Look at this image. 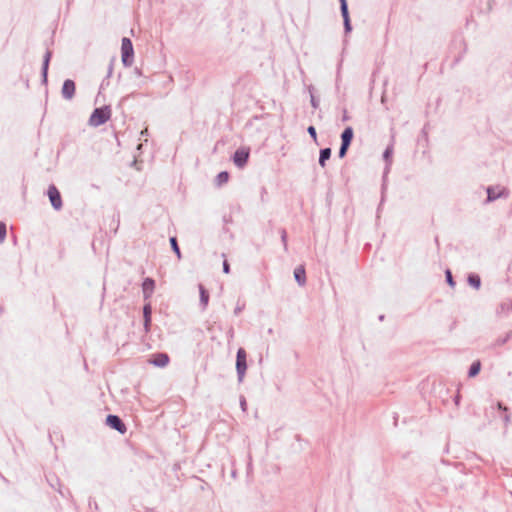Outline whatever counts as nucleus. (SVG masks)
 I'll use <instances>...</instances> for the list:
<instances>
[{"label": "nucleus", "mask_w": 512, "mask_h": 512, "mask_svg": "<svg viewBox=\"0 0 512 512\" xmlns=\"http://www.w3.org/2000/svg\"><path fill=\"white\" fill-rule=\"evenodd\" d=\"M310 102H311V105L313 108H318L319 106V102L318 100L315 98V96L313 94H311V99H310Z\"/></svg>", "instance_id": "obj_33"}, {"label": "nucleus", "mask_w": 512, "mask_h": 512, "mask_svg": "<svg viewBox=\"0 0 512 512\" xmlns=\"http://www.w3.org/2000/svg\"><path fill=\"white\" fill-rule=\"evenodd\" d=\"M481 370V362L479 360L474 361L468 370V377L473 378L479 374Z\"/></svg>", "instance_id": "obj_19"}, {"label": "nucleus", "mask_w": 512, "mask_h": 512, "mask_svg": "<svg viewBox=\"0 0 512 512\" xmlns=\"http://www.w3.org/2000/svg\"><path fill=\"white\" fill-rule=\"evenodd\" d=\"M384 319V315L379 316V320L382 321Z\"/></svg>", "instance_id": "obj_43"}, {"label": "nucleus", "mask_w": 512, "mask_h": 512, "mask_svg": "<svg viewBox=\"0 0 512 512\" xmlns=\"http://www.w3.org/2000/svg\"><path fill=\"white\" fill-rule=\"evenodd\" d=\"M294 278L295 281L300 285L304 286L306 284V271L304 266H298L294 270Z\"/></svg>", "instance_id": "obj_13"}, {"label": "nucleus", "mask_w": 512, "mask_h": 512, "mask_svg": "<svg viewBox=\"0 0 512 512\" xmlns=\"http://www.w3.org/2000/svg\"><path fill=\"white\" fill-rule=\"evenodd\" d=\"M51 57H52V52L50 50H48L44 55L43 63H42V81L45 84L47 83L48 69H49V63H50Z\"/></svg>", "instance_id": "obj_12"}, {"label": "nucleus", "mask_w": 512, "mask_h": 512, "mask_svg": "<svg viewBox=\"0 0 512 512\" xmlns=\"http://www.w3.org/2000/svg\"><path fill=\"white\" fill-rule=\"evenodd\" d=\"M223 272L228 274L230 272V265L227 260L223 262Z\"/></svg>", "instance_id": "obj_34"}, {"label": "nucleus", "mask_w": 512, "mask_h": 512, "mask_svg": "<svg viewBox=\"0 0 512 512\" xmlns=\"http://www.w3.org/2000/svg\"><path fill=\"white\" fill-rule=\"evenodd\" d=\"M229 173L227 171H221L217 174L215 178V184L217 186H222L223 184L227 183L229 180Z\"/></svg>", "instance_id": "obj_21"}, {"label": "nucleus", "mask_w": 512, "mask_h": 512, "mask_svg": "<svg viewBox=\"0 0 512 512\" xmlns=\"http://www.w3.org/2000/svg\"><path fill=\"white\" fill-rule=\"evenodd\" d=\"M486 193H487V198L485 200L486 203L493 202L499 198L506 199L510 195V191L507 188H505V187L500 188V186H488L486 188Z\"/></svg>", "instance_id": "obj_3"}, {"label": "nucleus", "mask_w": 512, "mask_h": 512, "mask_svg": "<svg viewBox=\"0 0 512 512\" xmlns=\"http://www.w3.org/2000/svg\"><path fill=\"white\" fill-rule=\"evenodd\" d=\"M307 132L313 138L314 141L317 140V132H316V128L314 126L310 125L307 128Z\"/></svg>", "instance_id": "obj_30"}, {"label": "nucleus", "mask_w": 512, "mask_h": 512, "mask_svg": "<svg viewBox=\"0 0 512 512\" xmlns=\"http://www.w3.org/2000/svg\"><path fill=\"white\" fill-rule=\"evenodd\" d=\"M349 147H350L349 144L341 143L339 151H338V157L344 158L347 154Z\"/></svg>", "instance_id": "obj_27"}, {"label": "nucleus", "mask_w": 512, "mask_h": 512, "mask_svg": "<svg viewBox=\"0 0 512 512\" xmlns=\"http://www.w3.org/2000/svg\"><path fill=\"white\" fill-rule=\"evenodd\" d=\"M340 2V11L343 18V25H344V32L345 34H348L352 31V25L348 10V3L347 0H339Z\"/></svg>", "instance_id": "obj_7"}, {"label": "nucleus", "mask_w": 512, "mask_h": 512, "mask_svg": "<svg viewBox=\"0 0 512 512\" xmlns=\"http://www.w3.org/2000/svg\"><path fill=\"white\" fill-rule=\"evenodd\" d=\"M244 308H245L244 304H242V305L237 304V306L234 309V315L238 316L243 311Z\"/></svg>", "instance_id": "obj_31"}, {"label": "nucleus", "mask_w": 512, "mask_h": 512, "mask_svg": "<svg viewBox=\"0 0 512 512\" xmlns=\"http://www.w3.org/2000/svg\"><path fill=\"white\" fill-rule=\"evenodd\" d=\"M247 370V354L244 348H239L236 353V371L238 381L241 383Z\"/></svg>", "instance_id": "obj_2"}, {"label": "nucleus", "mask_w": 512, "mask_h": 512, "mask_svg": "<svg viewBox=\"0 0 512 512\" xmlns=\"http://www.w3.org/2000/svg\"><path fill=\"white\" fill-rule=\"evenodd\" d=\"M47 194H48V197H49L52 207L55 210L59 211L62 208L63 203H62L61 194H60L59 190L57 189V187L55 185L51 184L48 187Z\"/></svg>", "instance_id": "obj_5"}, {"label": "nucleus", "mask_w": 512, "mask_h": 512, "mask_svg": "<svg viewBox=\"0 0 512 512\" xmlns=\"http://www.w3.org/2000/svg\"><path fill=\"white\" fill-rule=\"evenodd\" d=\"M250 149L247 147L238 148L233 154V163L238 168H244L249 160Z\"/></svg>", "instance_id": "obj_4"}, {"label": "nucleus", "mask_w": 512, "mask_h": 512, "mask_svg": "<svg viewBox=\"0 0 512 512\" xmlns=\"http://www.w3.org/2000/svg\"><path fill=\"white\" fill-rule=\"evenodd\" d=\"M331 148H322L319 153V165L324 168L326 166V161L331 157Z\"/></svg>", "instance_id": "obj_15"}, {"label": "nucleus", "mask_w": 512, "mask_h": 512, "mask_svg": "<svg viewBox=\"0 0 512 512\" xmlns=\"http://www.w3.org/2000/svg\"><path fill=\"white\" fill-rule=\"evenodd\" d=\"M105 423L111 429H114L121 434H124L127 430V427H126L125 423L123 422V420L119 416L114 415V414H109L106 417Z\"/></svg>", "instance_id": "obj_6"}, {"label": "nucleus", "mask_w": 512, "mask_h": 512, "mask_svg": "<svg viewBox=\"0 0 512 512\" xmlns=\"http://www.w3.org/2000/svg\"><path fill=\"white\" fill-rule=\"evenodd\" d=\"M133 74H135V76H137V77H140L141 76V71L138 68H135L134 71H133Z\"/></svg>", "instance_id": "obj_40"}, {"label": "nucleus", "mask_w": 512, "mask_h": 512, "mask_svg": "<svg viewBox=\"0 0 512 512\" xmlns=\"http://www.w3.org/2000/svg\"><path fill=\"white\" fill-rule=\"evenodd\" d=\"M130 35L133 36L134 35V31L133 29H130Z\"/></svg>", "instance_id": "obj_44"}, {"label": "nucleus", "mask_w": 512, "mask_h": 512, "mask_svg": "<svg viewBox=\"0 0 512 512\" xmlns=\"http://www.w3.org/2000/svg\"><path fill=\"white\" fill-rule=\"evenodd\" d=\"M7 234V227L4 222H0V243L5 240Z\"/></svg>", "instance_id": "obj_29"}, {"label": "nucleus", "mask_w": 512, "mask_h": 512, "mask_svg": "<svg viewBox=\"0 0 512 512\" xmlns=\"http://www.w3.org/2000/svg\"><path fill=\"white\" fill-rule=\"evenodd\" d=\"M150 364L156 367H165L169 363V356L167 353H156L148 360Z\"/></svg>", "instance_id": "obj_9"}, {"label": "nucleus", "mask_w": 512, "mask_h": 512, "mask_svg": "<svg viewBox=\"0 0 512 512\" xmlns=\"http://www.w3.org/2000/svg\"><path fill=\"white\" fill-rule=\"evenodd\" d=\"M76 91L75 82L71 79H66L63 82L62 89H61V95L65 100H71Z\"/></svg>", "instance_id": "obj_8"}, {"label": "nucleus", "mask_w": 512, "mask_h": 512, "mask_svg": "<svg viewBox=\"0 0 512 512\" xmlns=\"http://www.w3.org/2000/svg\"><path fill=\"white\" fill-rule=\"evenodd\" d=\"M280 236H281V242L283 244V248L285 251L288 250V243H287V232L284 228L280 229Z\"/></svg>", "instance_id": "obj_26"}, {"label": "nucleus", "mask_w": 512, "mask_h": 512, "mask_svg": "<svg viewBox=\"0 0 512 512\" xmlns=\"http://www.w3.org/2000/svg\"><path fill=\"white\" fill-rule=\"evenodd\" d=\"M504 422L506 425H508V423L510 422V415L505 412V415H504Z\"/></svg>", "instance_id": "obj_38"}, {"label": "nucleus", "mask_w": 512, "mask_h": 512, "mask_svg": "<svg viewBox=\"0 0 512 512\" xmlns=\"http://www.w3.org/2000/svg\"><path fill=\"white\" fill-rule=\"evenodd\" d=\"M393 155V147L390 145L386 147L383 152V159L386 163H390Z\"/></svg>", "instance_id": "obj_25"}, {"label": "nucleus", "mask_w": 512, "mask_h": 512, "mask_svg": "<svg viewBox=\"0 0 512 512\" xmlns=\"http://www.w3.org/2000/svg\"><path fill=\"white\" fill-rule=\"evenodd\" d=\"M468 284L478 290L481 286V278L476 273H470L467 277Z\"/></svg>", "instance_id": "obj_18"}, {"label": "nucleus", "mask_w": 512, "mask_h": 512, "mask_svg": "<svg viewBox=\"0 0 512 512\" xmlns=\"http://www.w3.org/2000/svg\"><path fill=\"white\" fill-rule=\"evenodd\" d=\"M111 116V111L108 106H102L95 108L90 115V118L88 120V124L92 127H98L102 124H104L106 121L109 120Z\"/></svg>", "instance_id": "obj_1"}, {"label": "nucleus", "mask_w": 512, "mask_h": 512, "mask_svg": "<svg viewBox=\"0 0 512 512\" xmlns=\"http://www.w3.org/2000/svg\"><path fill=\"white\" fill-rule=\"evenodd\" d=\"M133 56H134V50H133L132 42L130 41V66L132 65Z\"/></svg>", "instance_id": "obj_37"}, {"label": "nucleus", "mask_w": 512, "mask_h": 512, "mask_svg": "<svg viewBox=\"0 0 512 512\" xmlns=\"http://www.w3.org/2000/svg\"><path fill=\"white\" fill-rule=\"evenodd\" d=\"M121 60L124 66H128V37L122 38Z\"/></svg>", "instance_id": "obj_16"}, {"label": "nucleus", "mask_w": 512, "mask_h": 512, "mask_svg": "<svg viewBox=\"0 0 512 512\" xmlns=\"http://www.w3.org/2000/svg\"><path fill=\"white\" fill-rule=\"evenodd\" d=\"M154 288H155L154 279H152L150 277L145 278L142 283L143 296H144L145 300H147L148 298L151 297V295L154 291Z\"/></svg>", "instance_id": "obj_10"}, {"label": "nucleus", "mask_w": 512, "mask_h": 512, "mask_svg": "<svg viewBox=\"0 0 512 512\" xmlns=\"http://www.w3.org/2000/svg\"><path fill=\"white\" fill-rule=\"evenodd\" d=\"M169 242H170V245H171V249L176 254L177 258L181 259V251H180V248H179V245H178L177 238L176 237H170Z\"/></svg>", "instance_id": "obj_22"}, {"label": "nucleus", "mask_w": 512, "mask_h": 512, "mask_svg": "<svg viewBox=\"0 0 512 512\" xmlns=\"http://www.w3.org/2000/svg\"><path fill=\"white\" fill-rule=\"evenodd\" d=\"M346 120H348V117H347V115H346V114H344V116H343V121H346Z\"/></svg>", "instance_id": "obj_42"}, {"label": "nucleus", "mask_w": 512, "mask_h": 512, "mask_svg": "<svg viewBox=\"0 0 512 512\" xmlns=\"http://www.w3.org/2000/svg\"><path fill=\"white\" fill-rule=\"evenodd\" d=\"M145 135H147V130H146V129H145V130H143V131H141V136L143 137V136H145Z\"/></svg>", "instance_id": "obj_41"}, {"label": "nucleus", "mask_w": 512, "mask_h": 512, "mask_svg": "<svg viewBox=\"0 0 512 512\" xmlns=\"http://www.w3.org/2000/svg\"><path fill=\"white\" fill-rule=\"evenodd\" d=\"M460 399H461V396H460V394H459V393H457V395H456V396H455V398H454V402H455V404H456V405H459V403H460Z\"/></svg>", "instance_id": "obj_39"}, {"label": "nucleus", "mask_w": 512, "mask_h": 512, "mask_svg": "<svg viewBox=\"0 0 512 512\" xmlns=\"http://www.w3.org/2000/svg\"><path fill=\"white\" fill-rule=\"evenodd\" d=\"M151 315H152L151 304L150 303H146L143 306L144 329H145L146 332H148L150 330Z\"/></svg>", "instance_id": "obj_11"}, {"label": "nucleus", "mask_w": 512, "mask_h": 512, "mask_svg": "<svg viewBox=\"0 0 512 512\" xmlns=\"http://www.w3.org/2000/svg\"><path fill=\"white\" fill-rule=\"evenodd\" d=\"M354 137V130L351 126H347L341 133V143L351 145Z\"/></svg>", "instance_id": "obj_14"}, {"label": "nucleus", "mask_w": 512, "mask_h": 512, "mask_svg": "<svg viewBox=\"0 0 512 512\" xmlns=\"http://www.w3.org/2000/svg\"><path fill=\"white\" fill-rule=\"evenodd\" d=\"M130 167H134L137 171L143 170V160L138 156H134V160L130 162Z\"/></svg>", "instance_id": "obj_24"}, {"label": "nucleus", "mask_w": 512, "mask_h": 512, "mask_svg": "<svg viewBox=\"0 0 512 512\" xmlns=\"http://www.w3.org/2000/svg\"><path fill=\"white\" fill-rule=\"evenodd\" d=\"M240 407H241L242 411H246V409H247V402H246V399L244 396L240 397Z\"/></svg>", "instance_id": "obj_32"}, {"label": "nucleus", "mask_w": 512, "mask_h": 512, "mask_svg": "<svg viewBox=\"0 0 512 512\" xmlns=\"http://www.w3.org/2000/svg\"><path fill=\"white\" fill-rule=\"evenodd\" d=\"M512 311V300L504 301L500 304L498 313H509Z\"/></svg>", "instance_id": "obj_23"}, {"label": "nucleus", "mask_w": 512, "mask_h": 512, "mask_svg": "<svg viewBox=\"0 0 512 512\" xmlns=\"http://www.w3.org/2000/svg\"><path fill=\"white\" fill-rule=\"evenodd\" d=\"M497 407H498V409H499L500 411L508 412V407H507V406H505V405H504L503 403H501V402H498V403H497Z\"/></svg>", "instance_id": "obj_35"}, {"label": "nucleus", "mask_w": 512, "mask_h": 512, "mask_svg": "<svg viewBox=\"0 0 512 512\" xmlns=\"http://www.w3.org/2000/svg\"><path fill=\"white\" fill-rule=\"evenodd\" d=\"M142 144H138L137 146V150H139L141 148Z\"/></svg>", "instance_id": "obj_45"}, {"label": "nucleus", "mask_w": 512, "mask_h": 512, "mask_svg": "<svg viewBox=\"0 0 512 512\" xmlns=\"http://www.w3.org/2000/svg\"><path fill=\"white\" fill-rule=\"evenodd\" d=\"M89 507L92 508L94 507L95 509H98V505H97V502L94 500V499H89Z\"/></svg>", "instance_id": "obj_36"}, {"label": "nucleus", "mask_w": 512, "mask_h": 512, "mask_svg": "<svg viewBox=\"0 0 512 512\" xmlns=\"http://www.w3.org/2000/svg\"><path fill=\"white\" fill-rule=\"evenodd\" d=\"M445 278H446V282H447V284H448L450 287H452V288H453V287H455L456 283H455V281H454V279H453V276H452V273H451V271H450L449 269H447V270L445 271Z\"/></svg>", "instance_id": "obj_28"}, {"label": "nucleus", "mask_w": 512, "mask_h": 512, "mask_svg": "<svg viewBox=\"0 0 512 512\" xmlns=\"http://www.w3.org/2000/svg\"><path fill=\"white\" fill-rule=\"evenodd\" d=\"M199 293L200 305L202 306L203 309H205L209 303V292L202 284H199Z\"/></svg>", "instance_id": "obj_17"}, {"label": "nucleus", "mask_w": 512, "mask_h": 512, "mask_svg": "<svg viewBox=\"0 0 512 512\" xmlns=\"http://www.w3.org/2000/svg\"><path fill=\"white\" fill-rule=\"evenodd\" d=\"M512 338V330L507 332L505 336L499 337L492 344L493 348L505 345Z\"/></svg>", "instance_id": "obj_20"}]
</instances>
